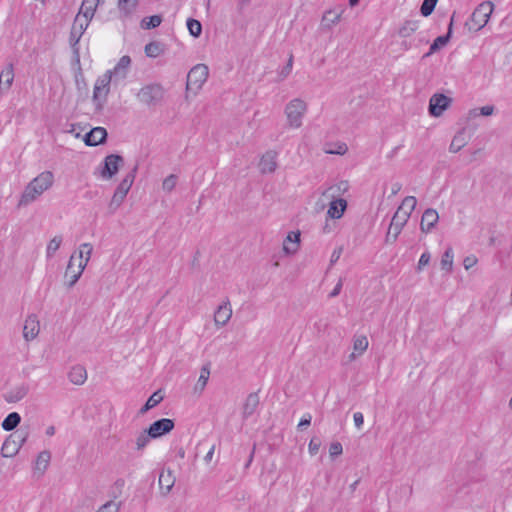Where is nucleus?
<instances>
[{
  "label": "nucleus",
  "instance_id": "nucleus-1",
  "mask_svg": "<svg viewBox=\"0 0 512 512\" xmlns=\"http://www.w3.org/2000/svg\"><path fill=\"white\" fill-rule=\"evenodd\" d=\"M54 183V175L51 171H43L33 178L24 188L18 207H26L36 201Z\"/></svg>",
  "mask_w": 512,
  "mask_h": 512
},
{
  "label": "nucleus",
  "instance_id": "nucleus-2",
  "mask_svg": "<svg viewBox=\"0 0 512 512\" xmlns=\"http://www.w3.org/2000/svg\"><path fill=\"white\" fill-rule=\"evenodd\" d=\"M165 95V89L161 84L151 83L143 86L136 94L140 103L147 107H155L159 105Z\"/></svg>",
  "mask_w": 512,
  "mask_h": 512
},
{
  "label": "nucleus",
  "instance_id": "nucleus-3",
  "mask_svg": "<svg viewBox=\"0 0 512 512\" xmlns=\"http://www.w3.org/2000/svg\"><path fill=\"white\" fill-rule=\"evenodd\" d=\"M137 165L130 171L120 182V184L117 186L112 199L108 205V210L110 213H114L123 203L125 200L131 186L134 183L136 172H137Z\"/></svg>",
  "mask_w": 512,
  "mask_h": 512
},
{
  "label": "nucleus",
  "instance_id": "nucleus-4",
  "mask_svg": "<svg viewBox=\"0 0 512 512\" xmlns=\"http://www.w3.org/2000/svg\"><path fill=\"white\" fill-rule=\"evenodd\" d=\"M307 111V103L300 99L294 98L285 106L284 113L287 118V123L290 128H300L302 120Z\"/></svg>",
  "mask_w": 512,
  "mask_h": 512
},
{
  "label": "nucleus",
  "instance_id": "nucleus-5",
  "mask_svg": "<svg viewBox=\"0 0 512 512\" xmlns=\"http://www.w3.org/2000/svg\"><path fill=\"white\" fill-rule=\"evenodd\" d=\"M493 10L494 4L491 1H484L480 3L473 11L470 20L466 22L465 25L469 30H481L488 23Z\"/></svg>",
  "mask_w": 512,
  "mask_h": 512
},
{
  "label": "nucleus",
  "instance_id": "nucleus-6",
  "mask_svg": "<svg viewBox=\"0 0 512 512\" xmlns=\"http://www.w3.org/2000/svg\"><path fill=\"white\" fill-rule=\"evenodd\" d=\"M208 75L209 70L205 64L195 65L187 75L186 91L196 95L207 81Z\"/></svg>",
  "mask_w": 512,
  "mask_h": 512
},
{
  "label": "nucleus",
  "instance_id": "nucleus-7",
  "mask_svg": "<svg viewBox=\"0 0 512 512\" xmlns=\"http://www.w3.org/2000/svg\"><path fill=\"white\" fill-rule=\"evenodd\" d=\"M27 433H23L20 431H16L11 434L3 443L1 447V454L3 457H13L15 456L24 442L27 439Z\"/></svg>",
  "mask_w": 512,
  "mask_h": 512
},
{
  "label": "nucleus",
  "instance_id": "nucleus-8",
  "mask_svg": "<svg viewBox=\"0 0 512 512\" xmlns=\"http://www.w3.org/2000/svg\"><path fill=\"white\" fill-rule=\"evenodd\" d=\"M112 80V72L107 71L101 77H99L94 85L93 101L96 103L98 108H101L103 103L106 101L109 93V85Z\"/></svg>",
  "mask_w": 512,
  "mask_h": 512
},
{
  "label": "nucleus",
  "instance_id": "nucleus-9",
  "mask_svg": "<svg viewBox=\"0 0 512 512\" xmlns=\"http://www.w3.org/2000/svg\"><path fill=\"white\" fill-rule=\"evenodd\" d=\"M124 159L122 156L117 154H110L105 157L104 164L100 168V176L109 180L119 171L120 166L123 164Z\"/></svg>",
  "mask_w": 512,
  "mask_h": 512
},
{
  "label": "nucleus",
  "instance_id": "nucleus-10",
  "mask_svg": "<svg viewBox=\"0 0 512 512\" xmlns=\"http://www.w3.org/2000/svg\"><path fill=\"white\" fill-rule=\"evenodd\" d=\"M75 261H76V253H73L69 259V262H68V265H67V268L65 271V275H64V277L67 281V286L69 288L73 287L77 283V281L81 277L84 269L86 268L84 262L78 263L77 265H75Z\"/></svg>",
  "mask_w": 512,
  "mask_h": 512
},
{
  "label": "nucleus",
  "instance_id": "nucleus-11",
  "mask_svg": "<svg viewBox=\"0 0 512 512\" xmlns=\"http://www.w3.org/2000/svg\"><path fill=\"white\" fill-rule=\"evenodd\" d=\"M452 99L444 94L436 93L429 100V113L434 117H440L449 108Z\"/></svg>",
  "mask_w": 512,
  "mask_h": 512
},
{
  "label": "nucleus",
  "instance_id": "nucleus-12",
  "mask_svg": "<svg viewBox=\"0 0 512 512\" xmlns=\"http://www.w3.org/2000/svg\"><path fill=\"white\" fill-rule=\"evenodd\" d=\"M174 426L175 424L172 419L162 418L153 422L147 430L149 435L155 439L171 432Z\"/></svg>",
  "mask_w": 512,
  "mask_h": 512
},
{
  "label": "nucleus",
  "instance_id": "nucleus-13",
  "mask_svg": "<svg viewBox=\"0 0 512 512\" xmlns=\"http://www.w3.org/2000/svg\"><path fill=\"white\" fill-rule=\"evenodd\" d=\"M15 78L14 65L8 63L0 72V95H5L11 89Z\"/></svg>",
  "mask_w": 512,
  "mask_h": 512
},
{
  "label": "nucleus",
  "instance_id": "nucleus-14",
  "mask_svg": "<svg viewBox=\"0 0 512 512\" xmlns=\"http://www.w3.org/2000/svg\"><path fill=\"white\" fill-rule=\"evenodd\" d=\"M40 331V323L35 314L27 316L23 326V337L29 342L34 340Z\"/></svg>",
  "mask_w": 512,
  "mask_h": 512
},
{
  "label": "nucleus",
  "instance_id": "nucleus-15",
  "mask_svg": "<svg viewBox=\"0 0 512 512\" xmlns=\"http://www.w3.org/2000/svg\"><path fill=\"white\" fill-rule=\"evenodd\" d=\"M90 21L87 19H83L82 16L76 15L73 26L70 33V42L72 43V46L75 47L87 27L89 26Z\"/></svg>",
  "mask_w": 512,
  "mask_h": 512
},
{
  "label": "nucleus",
  "instance_id": "nucleus-16",
  "mask_svg": "<svg viewBox=\"0 0 512 512\" xmlns=\"http://www.w3.org/2000/svg\"><path fill=\"white\" fill-rule=\"evenodd\" d=\"M439 215L438 212L433 208H428L424 211L421 222H420V230L423 233L431 232L436 224L438 223Z\"/></svg>",
  "mask_w": 512,
  "mask_h": 512
},
{
  "label": "nucleus",
  "instance_id": "nucleus-17",
  "mask_svg": "<svg viewBox=\"0 0 512 512\" xmlns=\"http://www.w3.org/2000/svg\"><path fill=\"white\" fill-rule=\"evenodd\" d=\"M327 199L330 200L329 208L327 211L328 217L331 219H340L347 208V201L338 197Z\"/></svg>",
  "mask_w": 512,
  "mask_h": 512
},
{
  "label": "nucleus",
  "instance_id": "nucleus-18",
  "mask_svg": "<svg viewBox=\"0 0 512 512\" xmlns=\"http://www.w3.org/2000/svg\"><path fill=\"white\" fill-rule=\"evenodd\" d=\"M232 317V308L230 302L227 300L221 304L214 314V322L218 327L225 326Z\"/></svg>",
  "mask_w": 512,
  "mask_h": 512
},
{
  "label": "nucleus",
  "instance_id": "nucleus-19",
  "mask_svg": "<svg viewBox=\"0 0 512 512\" xmlns=\"http://www.w3.org/2000/svg\"><path fill=\"white\" fill-rule=\"evenodd\" d=\"M107 131L103 127H95L85 134L83 140L87 146H97L105 141Z\"/></svg>",
  "mask_w": 512,
  "mask_h": 512
},
{
  "label": "nucleus",
  "instance_id": "nucleus-20",
  "mask_svg": "<svg viewBox=\"0 0 512 512\" xmlns=\"http://www.w3.org/2000/svg\"><path fill=\"white\" fill-rule=\"evenodd\" d=\"M300 246V232L291 231L283 241V251L286 255L295 254Z\"/></svg>",
  "mask_w": 512,
  "mask_h": 512
},
{
  "label": "nucleus",
  "instance_id": "nucleus-21",
  "mask_svg": "<svg viewBox=\"0 0 512 512\" xmlns=\"http://www.w3.org/2000/svg\"><path fill=\"white\" fill-rule=\"evenodd\" d=\"M453 22H454V15L451 17L447 34L438 36L433 41V43L431 44V46L429 48V51L426 54H424V56H423L424 58L431 56L433 53L437 52L440 48L444 47L448 43V41L451 37V34H452Z\"/></svg>",
  "mask_w": 512,
  "mask_h": 512
},
{
  "label": "nucleus",
  "instance_id": "nucleus-22",
  "mask_svg": "<svg viewBox=\"0 0 512 512\" xmlns=\"http://www.w3.org/2000/svg\"><path fill=\"white\" fill-rule=\"evenodd\" d=\"M175 476L171 469H163L159 475V487L164 495H167L175 484Z\"/></svg>",
  "mask_w": 512,
  "mask_h": 512
},
{
  "label": "nucleus",
  "instance_id": "nucleus-23",
  "mask_svg": "<svg viewBox=\"0 0 512 512\" xmlns=\"http://www.w3.org/2000/svg\"><path fill=\"white\" fill-rule=\"evenodd\" d=\"M103 2L104 0H83L77 15L82 16L83 19L91 21L94 17L98 5Z\"/></svg>",
  "mask_w": 512,
  "mask_h": 512
},
{
  "label": "nucleus",
  "instance_id": "nucleus-24",
  "mask_svg": "<svg viewBox=\"0 0 512 512\" xmlns=\"http://www.w3.org/2000/svg\"><path fill=\"white\" fill-rule=\"evenodd\" d=\"M277 168L276 153L273 151L266 152L259 163L261 173H273Z\"/></svg>",
  "mask_w": 512,
  "mask_h": 512
},
{
  "label": "nucleus",
  "instance_id": "nucleus-25",
  "mask_svg": "<svg viewBox=\"0 0 512 512\" xmlns=\"http://www.w3.org/2000/svg\"><path fill=\"white\" fill-rule=\"evenodd\" d=\"M69 381L77 386L83 385L87 380V371L82 365H74L68 372Z\"/></svg>",
  "mask_w": 512,
  "mask_h": 512
},
{
  "label": "nucleus",
  "instance_id": "nucleus-26",
  "mask_svg": "<svg viewBox=\"0 0 512 512\" xmlns=\"http://www.w3.org/2000/svg\"><path fill=\"white\" fill-rule=\"evenodd\" d=\"M369 342L366 336L356 335L353 338V352L349 355V359L352 361L356 357L362 355L368 348Z\"/></svg>",
  "mask_w": 512,
  "mask_h": 512
},
{
  "label": "nucleus",
  "instance_id": "nucleus-27",
  "mask_svg": "<svg viewBox=\"0 0 512 512\" xmlns=\"http://www.w3.org/2000/svg\"><path fill=\"white\" fill-rule=\"evenodd\" d=\"M408 219L409 217L407 213H403L401 209H397L392 217L389 229L393 230L395 233L400 234Z\"/></svg>",
  "mask_w": 512,
  "mask_h": 512
},
{
  "label": "nucleus",
  "instance_id": "nucleus-28",
  "mask_svg": "<svg viewBox=\"0 0 512 512\" xmlns=\"http://www.w3.org/2000/svg\"><path fill=\"white\" fill-rule=\"evenodd\" d=\"M259 405V396L256 393H251L247 396L243 406V417H250L257 409Z\"/></svg>",
  "mask_w": 512,
  "mask_h": 512
},
{
  "label": "nucleus",
  "instance_id": "nucleus-29",
  "mask_svg": "<svg viewBox=\"0 0 512 512\" xmlns=\"http://www.w3.org/2000/svg\"><path fill=\"white\" fill-rule=\"evenodd\" d=\"M131 64V58L127 55L122 56L117 65L114 67V69L111 71L112 76L119 77L121 79H124L127 75V70Z\"/></svg>",
  "mask_w": 512,
  "mask_h": 512
},
{
  "label": "nucleus",
  "instance_id": "nucleus-30",
  "mask_svg": "<svg viewBox=\"0 0 512 512\" xmlns=\"http://www.w3.org/2000/svg\"><path fill=\"white\" fill-rule=\"evenodd\" d=\"M342 12H343V10H341V11H335V10L326 11L322 17V21H321L322 26L326 29H330L333 25L337 24L340 21Z\"/></svg>",
  "mask_w": 512,
  "mask_h": 512
},
{
  "label": "nucleus",
  "instance_id": "nucleus-31",
  "mask_svg": "<svg viewBox=\"0 0 512 512\" xmlns=\"http://www.w3.org/2000/svg\"><path fill=\"white\" fill-rule=\"evenodd\" d=\"M348 182L341 181L336 185H332L323 191L322 196L324 198H335L338 197L341 193H344L348 190Z\"/></svg>",
  "mask_w": 512,
  "mask_h": 512
},
{
  "label": "nucleus",
  "instance_id": "nucleus-32",
  "mask_svg": "<svg viewBox=\"0 0 512 512\" xmlns=\"http://www.w3.org/2000/svg\"><path fill=\"white\" fill-rule=\"evenodd\" d=\"M92 252L93 246L90 243H83L74 253H76V259L79 260L78 263L84 262L86 267L92 255Z\"/></svg>",
  "mask_w": 512,
  "mask_h": 512
},
{
  "label": "nucleus",
  "instance_id": "nucleus-33",
  "mask_svg": "<svg viewBox=\"0 0 512 512\" xmlns=\"http://www.w3.org/2000/svg\"><path fill=\"white\" fill-rule=\"evenodd\" d=\"M467 144L466 134L464 130L458 131L453 137L449 146L451 153L459 152Z\"/></svg>",
  "mask_w": 512,
  "mask_h": 512
},
{
  "label": "nucleus",
  "instance_id": "nucleus-34",
  "mask_svg": "<svg viewBox=\"0 0 512 512\" xmlns=\"http://www.w3.org/2000/svg\"><path fill=\"white\" fill-rule=\"evenodd\" d=\"M28 393V389L25 386H19L11 390L5 395V399L9 403L18 402L23 399Z\"/></svg>",
  "mask_w": 512,
  "mask_h": 512
},
{
  "label": "nucleus",
  "instance_id": "nucleus-35",
  "mask_svg": "<svg viewBox=\"0 0 512 512\" xmlns=\"http://www.w3.org/2000/svg\"><path fill=\"white\" fill-rule=\"evenodd\" d=\"M21 421V417L17 412H12L2 422V428L5 431H12L15 429Z\"/></svg>",
  "mask_w": 512,
  "mask_h": 512
},
{
  "label": "nucleus",
  "instance_id": "nucleus-36",
  "mask_svg": "<svg viewBox=\"0 0 512 512\" xmlns=\"http://www.w3.org/2000/svg\"><path fill=\"white\" fill-rule=\"evenodd\" d=\"M209 376H210V370H209L208 366H203L201 368L198 381L194 387L195 392L201 393L205 389L208 379H209Z\"/></svg>",
  "mask_w": 512,
  "mask_h": 512
},
{
  "label": "nucleus",
  "instance_id": "nucleus-37",
  "mask_svg": "<svg viewBox=\"0 0 512 512\" xmlns=\"http://www.w3.org/2000/svg\"><path fill=\"white\" fill-rule=\"evenodd\" d=\"M137 4L138 0H118V8L125 17L134 12Z\"/></svg>",
  "mask_w": 512,
  "mask_h": 512
},
{
  "label": "nucleus",
  "instance_id": "nucleus-38",
  "mask_svg": "<svg viewBox=\"0 0 512 512\" xmlns=\"http://www.w3.org/2000/svg\"><path fill=\"white\" fill-rule=\"evenodd\" d=\"M453 258H454L453 250L451 247H449L442 255L441 262H440L441 269L446 271L447 273H450L453 268Z\"/></svg>",
  "mask_w": 512,
  "mask_h": 512
},
{
  "label": "nucleus",
  "instance_id": "nucleus-39",
  "mask_svg": "<svg viewBox=\"0 0 512 512\" xmlns=\"http://www.w3.org/2000/svg\"><path fill=\"white\" fill-rule=\"evenodd\" d=\"M62 236L60 235H56L54 236L48 243L47 247H46V257L47 259H51L54 254L56 253V251L60 248L61 244H62Z\"/></svg>",
  "mask_w": 512,
  "mask_h": 512
},
{
  "label": "nucleus",
  "instance_id": "nucleus-40",
  "mask_svg": "<svg viewBox=\"0 0 512 512\" xmlns=\"http://www.w3.org/2000/svg\"><path fill=\"white\" fill-rule=\"evenodd\" d=\"M163 400V396L159 391L154 392L146 401L145 405L141 408V413H146L148 410L157 406Z\"/></svg>",
  "mask_w": 512,
  "mask_h": 512
},
{
  "label": "nucleus",
  "instance_id": "nucleus-41",
  "mask_svg": "<svg viewBox=\"0 0 512 512\" xmlns=\"http://www.w3.org/2000/svg\"><path fill=\"white\" fill-rule=\"evenodd\" d=\"M416 204L417 200L414 196H407L403 199L402 204L398 207V209H401L403 213H407L408 217L410 218V215L415 209Z\"/></svg>",
  "mask_w": 512,
  "mask_h": 512
},
{
  "label": "nucleus",
  "instance_id": "nucleus-42",
  "mask_svg": "<svg viewBox=\"0 0 512 512\" xmlns=\"http://www.w3.org/2000/svg\"><path fill=\"white\" fill-rule=\"evenodd\" d=\"M162 22V17L160 15H153L150 17H145L141 21V27L143 29H153L158 27Z\"/></svg>",
  "mask_w": 512,
  "mask_h": 512
},
{
  "label": "nucleus",
  "instance_id": "nucleus-43",
  "mask_svg": "<svg viewBox=\"0 0 512 512\" xmlns=\"http://www.w3.org/2000/svg\"><path fill=\"white\" fill-rule=\"evenodd\" d=\"M418 28V24L415 21H406L399 29V35L403 38L411 36Z\"/></svg>",
  "mask_w": 512,
  "mask_h": 512
},
{
  "label": "nucleus",
  "instance_id": "nucleus-44",
  "mask_svg": "<svg viewBox=\"0 0 512 512\" xmlns=\"http://www.w3.org/2000/svg\"><path fill=\"white\" fill-rule=\"evenodd\" d=\"M51 459V454L49 451H42L39 453L36 459V469L44 471Z\"/></svg>",
  "mask_w": 512,
  "mask_h": 512
},
{
  "label": "nucleus",
  "instance_id": "nucleus-45",
  "mask_svg": "<svg viewBox=\"0 0 512 512\" xmlns=\"http://www.w3.org/2000/svg\"><path fill=\"white\" fill-rule=\"evenodd\" d=\"M187 28L189 30V33L193 37H199L201 35L202 25L198 20L193 19V18L188 19L187 20Z\"/></svg>",
  "mask_w": 512,
  "mask_h": 512
},
{
  "label": "nucleus",
  "instance_id": "nucleus-46",
  "mask_svg": "<svg viewBox=\"0 0 512 512\" xmlns=\"http://www.w3.org/2000/svg\"><path fill=\"white\" fill-rule=\"evenodd\" d=\"M120 507L121 502L110 500L101 505L95 512H119Z\"/></svg>",
  "mask_w": 512,
  "mask_h": 512
},
{
  "label": "nucleus",
  "instance_id": "nucleus-47",
  "mask_svg": "<svg viewBox=\"0 0 512 512\" xmlns=\"http://www.w3.org/2000/svg\"><path fill=\"white\" fill-rule=\"evenodd\" d=\"M177 181L178 177L175 174H170L163 180L162 189L165 192L170 193L176 187Z\"/></svg>",
  "mask_w": 512,
  "mask_h": 512
},
{
  "label": "nucleus",
  "instance_id": "nucleus-48",
  "mask_svg": "<svg viewBox=\"0 0 512 512\" xmlns=\"http://www.w3.org/2000/svg\"><path fill=\"white\" fill-rule=\"evenodd\" d=\"M438 0H424L420 7V12L424 17H428L435 9Z\"/></svg>",
  "mask_w": 512,
  "mask_h": 512
},
{
  "label": "nucleus",
  "instance_id": "nucleus-49",
  "mask_svg": "<svg viewBox=\"0 0 512 512\" xmlns=\"http://www.w3.org/2000/svg\"><path fill=\"white\" fill-rule=\"evenodd\" d=\"M150 439H153V438L149 435L148 430L141 432L136 438L137 450L144 449L147 446V444L150 442Z\"/></svg>",
  "mask_w": 512,
  "mask_h": 512
},
{
  "label": "nucleus",
  "instance_id": "nucleus-50",
  "mask_svg": "<svg viewBox=\"0 0 512 512\" xmlns=\"http://www.w3.org/2000/svg\"><path fill=\"white\" fill-rule=\"evenodd\" d=\"M160 53H161V47L156 42H150L145 46V54L148 57L156 58L160 55Z\"/></svg>",
  "mask_w": 512,
  "mask_h": 512
},
{
  "label": "nucleus",
  "instance_id": "nucleus-51",
  "mask_svg": "<svg viewBox=\"0 0 512 512\" xmlns=\"http://www.w3.org/2000/svg\"><path fill=\"white\" fill-rule=\"evenodd\" d=\"M477 262H478V259L475 255H469L464 258L463 266L466 270H469L472 267H474L477 264Z\"/></svg>",
  "mask_w": 512,
  "mask_h": 512
},
{
  "label": "nucleus",
  "instance_id": "nucleus-52",
  "mask_svg": "<svg viewBox=\"0 0 512 512\" xmlns=\"http://www.w3.org/2000/svg\"><path fill=\"white\" fill-rule=\"evenodd\" d=\"M343 452V448H342V445L341 443L339 442H334L330 445V448H329V453L332 457L334 456H338L340 454H342Z\"/></svg>",
  "mask_w": 512,
  "mask_h": 512
},
{
  "label": "nucleus",
  "instance_id": "nucleus-53",
  "mask_svg": "<svg viewBox=\"0 0 512 512\" xmlns=\"http://www.w3.org/2000/svg\"><path fill=\"white\" fill-rule=\"evenodd\" d=\"M430 258L431 256L429 252L422 253L418 262V270H422L424 266L428 265L430 262Z\"/></svg>",
  "mask_w": 512,
  "mask_h": 512
},
{
  "label": "nucleus",
  "instance_id": "nucleus-54",
  "mask_svg": "<svg viewBox=\"0 0 512 512\" xmlns=\"http://www.w3.org/2000/svg\"><path fill=\"white\" fill-rule=\"evenodd\" d=\"M398 236V233H395L393 230L388 228L385 241L386 243L393 244L397 240Z\"/></svg>",
  "mask_w": 512,
  "mask_h": 512
},
{
  "label": "nucleus",
  "instance_id": "nucleus-55",
  "mask_svg": "<svg viewBox=\"0 0 512 512\" xmlns=\"http://www.w3.org/2000/svg\"><path fill=\"white\" fill-rule=\"evenodd\" d=\"M353 419H354V423H355V426L358 428V429H361L362 425H363V422H364V416L361 412H356L354 413L353 415Z\"/></svg>",
  "mask_w": 512,
  "mask_h": 512
},
{
  "label": "nucleus",
  "instance_id": "nucleus-56",
  "mask_svg": "<svg viewBox=\"0 0 512 512\" xmlns=\"http://www.w3.org/2000/svg\"><path fill=\"white\" fill-rule=\"evenodd\" d=\"M494 113V106L486 105L480 108L479 114L482 116H490Z\"/></svg>",
  "mask_w": 512,
  "mask_h": 512
},
{
  "label": "nucleus",
  "instance_id": "nucleus-57",
  "mask_svg": "<svg viewBox=\"0 0 512 512\" xmlns=\"http://www.w3.org/2000/svg\"><path fill=\"white\" fill-rule=\"evenodd\" d=\"M342 251H343V248L339 247L332 252L331 259H330L331 265H333L334 263H336L339 260L341 254H342Z\"/></svg>",
  "mask_w": 512,
  "mask_h": 512
},
{
  "label": "nucleus",
  "instance_id": "nucleus-58",
  "mask_svg": "<svg viewBox=\"0 0 512 512\" xmlns=\"http://www.w3.org/2000/svg\"><path fill=\"white\" fill-rule=\"evenodd\" d=\"M319 447H320V442L316 441L315 439H311V441L309 443V452L312 455H315L318 452Z\"/></svg>",
  "mask_w": 512,
  "mask_h": 512
},
{
  "label": "nucleus",
  "instance_id": "nucleus-59",
  "mask_svg": "<svg viewBox=\"0 0 512 512\" xmlns=\"http://www.w3.org/2000/svg\"><path fill=\"white\" fill-rule=\"evenodd\" d=\"M342 286H343V281H342V279H339V281L336 284V286L334 287V289L330 292L329 297L334 298V297L338 296L341 292Z\"/></svg>",
  "mask_w": 512,
  "mask_h": 512
},
{
  "label": "nucleus",
  "instance_id": "nucleus-60",
  "mask_svg": "<svg viewBox=\"0 0 512 512\" xmlns=\"http://www.w3.org/2000/svg\"><path fill=\"white\" fill-rule=\"evenodd\" d=\"M292 61H293L292 56H290L287 65L281 71V76L283 78L287 77L290 74L291 69H292Z\"/></svg>",
  "mask_w": 512,
  "mask_h": 512
},
{
  "label": "nucleus",
  "instance_id": "nucleus-61",
  "mask_svg": "<svg viewBox=\"0 0 512 512\" xmlns=\"http://www.w3.org/2000/svg\"><path fill=\"white\" fill-rule=\"evenodd\" d=\"M311 419H312V417H311V415H310V414H307L306 416H304V417L300 420V422H299V424H298V428H303V427H307V426H309V425H310V423H311Z\"/></svg>",
  "mask_w": 512,
  "mask_h": 512
},
{
  "label": "nucleus",
  "instance_id": "nucleus-62",
  "mask_svg": "<svg viewBox=\"0 0 512 512\" xmlns=\"http://www.w3.org/2000/svg\"><path fill=\"white\" fill-rule=\"evenodd\" d=\"M401 188H402V185L399 182H395L392 185L391 195L392 196L396 195L401 190Z\"/></svg>",
  "mask_w": 512,
  "mask_h": 512
},
{
  "label": "nucleus",
  "instance_id": "nucleus-63",
  "mask_svg": "<svg viewBox=\"0 0 512 512\" xmlns=\"http://www.w3.org/2000/svg\"><path fill=\"white\" fill-rule=\"evenodd\" d=\"M214 450H215V446H212V447L210 448V450L207 452V454H206V455H205V457H204V460H205L206 462L211 461V459H212V457H213V455H214Z\"/></svg>",
  "mask_w": 512,
  "mask_h": 512
},
{
  "label": "nucleus",
  "instance_id": "nucleus-64",
  "mask_svg": "<svg viewBox=\"0 0 512 512\" xmlns=\"http://www.w3.org/2000/svg\"><path fill=\"white\" fill-rule=\"evenodd\" d=\"M46 435L47 436H53L55 434V427L54 426H48L46 428Z\"/></svg>",
  "mask_w": 512,
  "mask_h": 512
}]
</instances>
